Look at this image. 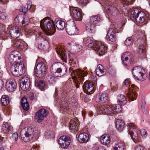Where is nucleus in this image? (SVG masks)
<instances>
[{
    "label": "nucleus",
    "mask_w": 150,
    "mask_h": 150,
    "mask_svg": "<svg viewBox=\"0 0 150 150\" xmlns=\"http://www.w3.org/2000/svg\"><path fill=\"white\" fill-rule=\"evenodd\" d=\"M40 26L47 35H52L55 32L56 28L53 22L49 18L42 20L40 22Z\"/></svg>",
    "instance_id": "nucleus-1"
},
{
    "label": "nucleus",
    "mask_w": 150,
    "mask_h": 150,
    "mask_svg": "<svg viewBox=\"0 0 150 150\" xmlns=\"http://www.w3.org/2000/svg\"><path fill=\"white\" fill-rule=\"evenodd\" d=\"M70 72H71L72 79L74 81L76 88L79 87V85L81 82L84 81L83 77L86 76L87 73L84 71L81 70L79 69L76 70H72L71 72L70 68Z\"/></svg>",
    "instance_id": "nucleus-2"
},
{
    "label": "nucleus",
    "mask_w": 150,
    "mask_h": 150,
    "mask_svg": "<svg viewBox=\"0 0 150 150\" xmlns=\"http://www.w3.org/2000/svg\"><path fill=\"white\" fill-rule=\"evenodd\" d=\"M51 70L53 74L57 77H60L64 75L67 71L66 67L60 62L54 64L52 65Z\"/></svg>",
    "instance_id": "nucleus-3"
},
{
    "label": "nucleus",
    "mask_w": 150,
    "mask_h": 150,
    "mask_svg": "<svg viewBox=\"0 0 150 150\" xmlns=\"http://www.w3.org/2000/svg\"><path fill=\"white\" fill-rule=\"evenodd\" d=\"M10 69L12 74L15 76H18L23 75L25 71V68L24 64L21 61L19 62L12 65Z\"/></svg>",
    "instance_id": "nucleus-4"
},
{
    "label": "nucleus",
    "mask_w": 150,
    "mask_h": 150,
    "mask_svg": "<svg viewBox=\"0 0 150 150\" xmlns=\"http://www.w3.org/2000/svg\"><path fill=\"white\" fill-rule=\"evenodd\" d=\"M34 129L30 127H27L23 129L21 132V136L22 139L25 142H28L34 137Z\"/></svg>",
    "instance_id": "nucleus-5"
},
{
    "label": "nucleus",
    "mask_w": 150,
    "mask_h": 150,
    "mask_svg": "<svg viewBox=\"0 0 150 150\" xmlns=\"http://www.w3.org/2000/svg\"><path fill=\"white\" fill-rule=\"evenodd\" d=\"M101 21V18L99 15L91 16L90 18L89 23L86 26V30L90 33H94L95 32V27L96 24Z\"/></svg>",
    "instance_id": "nucleus-6"
},
{
    "label": "nucleus",
    "mask_w": 150,
    "mask_h": 150,
    "mask_svg": "<svg viewBox=\"0 0 150 150\" xmlns=\"http://www.w3.org/2000/svg\"><path fill=\"white\" fill-rule=\"evenodd\" d=\"M130 18L135 19L138 23H143L146 18V14L143 11H139L137 9L132 10L131 13Z\"/></svg>",
    "instance_id": "nucleus-7"
},
{
    "label": "nucleus",
    "mask_w": 150,
    "mask_h": 150,
    "mask_svg": "<svg viewBox=\"0 0 150 150\" xmlns=\"http://www.w3.org/2000/svg\"><path fill=\"white\" fill-rule=\"evenodd\" d=\"M123 83L126 86L129 85V90L126 93L127 97L132 101L136 99L137 95L134 90L136 89V87L133 84L130 86V79H125Z\"/></svg>",
    "instance_id": "nucleus-8"
},
{
    "label": "nucleus",
    "mask_w": 150,
    "mask_h": 150,
    "mask_svg": "<svg viewBox=\"0 0 150 150\" xmlns=\"http://www.w3.org/2000/svg\"><path fill=\"white\" fill-rule=\"evenodd\" d=\"M45 62L43 60L38 63L35 70V76L39 78H42L45 75L46 70Z\"/></svg>",
    "instance_id": "nucleus-9"
},
{
    "label": "nucleus",
    "mask_w": 150,
    "mask_h": 150,
    "mask_svg": "<svg viewBox=\"0 0 150 150\" xmlns=\"http://www.w3.org/2000/svg\"><path fill=\"white\" fill-rule=\"evenodd\" d=\"M132 73L134 77L138 80L143 81L144 79V77L146 72L144 69L142 68L136 66L132 69Z\"/></svg>",
    "instance_id": "nucleus-10"
},
{
    "label": "nucleus",
    "mask_w": 150,
    "mask_h": 150,
    "mask_svg": "<svg viewBox=\"0 0 150 150\" xmlns=\"http://www.w3.org/2000/svg\"><path fill=\"white\" fill-rule=\"evenodd\" d=\"M115 106L113 105H103L98 108V112L100 114L111 115L114 113Z\"/></svg>",
    "instance_id": "nucleus-11"
},
{
    "label": "nucleus",
    "mask_w": 150,
    "mask_h": 150,
    "mask_svg": "<svg viewBox=\"0 0 150 150\" xmlns=\"http://www.w3.org/2000/svg\"><path fill=\"white\" fill-rule=\"evenodd\" d=\"M67 32L69 35H77L79 32L74 21H68L66 25Z\"/></svg>",
    "instance_id": "nucleus-12"
},
{
    "label": "nucleus",
    "mask_w": 150,
    "mask_h": 150,
    "mask_svg": "<svg viewBox=\"0 0 150 150\" xmlns=\"http://www.w3.org/2000/svg\"><path fill=\"white\" fill-rule=\"evenodd\" d=\"M121 60L123 63L126 65L132 64L134 61L132 56L129 52H125L122 55Z\"/></svg>",
    "instance_id": "nucleus-13"
},
{
    "label": "nucleus",
    "mask_w": 150,
    "mask_h": 150,
    "mask_svg": "<svg viewBox=\"0 0 150 150\" xmlns=\"http://www.w3.org/2000/svg\"><path fill=\"white\" fill-rule=\"evenodd\" d=\"M48 112L45 109L42 108L40 109L35 114V118L38 122H40L47 116Z\"/></svg>",
    "instance_id": "nucleus-14"
},
{
    "label": "nucleus",
    "mask_w": 150,
    "mask_h": 150,
    "mask_svg": "<svg viewBox=\"0 0 150 150\" xmlns=\"http://www.w3.org/2000/svg\"><path fill=\"white\" fill-rule=\"evenodd\" d=\"M19 52L16 51H13L11 53L9 56V62L11 64H13L19 62L21 61V57L18 56Z\"/></svg>",
    "instance_id": "nucleus-15"
},
{
    "label": "nucleus",
    "mask_w": 150,
    "mask_h": 150,
    "mask_svg": "<svg viewBox=\"0 0 150 150\" xmlns=\"http://www.w3.org/2000/svg\"><path fill=\"white\" fill-rule=\"evenodd\" d=\"M70 138L66 136H61L58 139V143L63 148L68 147L70 145Z\"/></svg>",
    "instance_id": "nucleus-16"
},
{
    "label": "nucleus",
    "mask_w": 150,
    "mask_h": 150,
    "mask_svg": "<svg viewBox=\"0 0 150 150\" xmlns=\"http://www.w3.org/2000/svg\"><path fill=\"white\" fill-rule=\"evenodd\" d=\"M81 10L77 8L73 9L70 12V14L72 17L76 20L81 21L82 16Z\"/></svg>",
    "instance_id": "nucleus-17"
},
{
    "label": "nucleus",
    "mask_w": 150,
    "mask_h": 150,
    "mask_svg": "<svg viewBox=\"0 0 150 150\" xmlns=\"http://www.w3.org/2000/svg\"><path fill=\"white\" fill-rule=\"evenodd\" d=\"M95 44L96 46H95L94 50L100 56L104 54L106 51V47L100 42H98Z\"/></svg>",
    "instance_id": "nucleus-18"
},
{
    "label": "nucleus",
    "mask_w": 150,
    "mask_h": 150,
    "mask_svg": "<svg viewBox=\"0 0 150 150\" xmlns=\"http://www.w3.org/2000/svg\"><path fill=\"white\" fill-rule=\"evenodd\" d=\"M30 85V81L28 77H25L21 80L20 86L21 88L23 91L28 89Z\"/></svg>",
    "instance_id": "nucleus-19"
},
{
    "label": "nucleus",
    "mask_w": 150,
    "mask_h": 150,
    "mask_svg": "<svg viewBox=\"0 0 150 150\" xmlns=\"http://www.w3.org/2000/svg\"><path fill=\"white\" fill-rule=\"evenodd\" d=\"M118 33L114 29L110 28L107 33V35L109 40L112 42H115L116 40V34Z\"/></svg>",
    "instance_id": "nucleus-20"
},
{
    "label": "nucleus",
    "mask_w": 150,
    "mask_h": 150,
    "mask_svg": "<svg viewBox=\"0 0 150 150\" xmlns=\"http://www.w3.org/2000/svg\"><path fill=\"white\" fill-rule=\"evenodd\" d=\"M17 86L16 82L13 79H10L6 82V87L8 91L13 92L14 89L16 88Z\"/></svg>",
    "instance_id": "nucleus-21"
},
{
    "label": "nucleus",
    "mask_w": 150,
    "mask_h": 150,
    "mask_svg": "<svg viewBox=\"0 0 150 150\" xmlns=\"http://www.w3.org/2000/svg\"><path fill=\"white\" fill-rule=\"evenodd\" d=\"M21 29L17 27H12L9 31L10 35L14 38H18L20 35Z\"/></svg>",
    "instance_id": "nucleus-22"
},
{
    "label": "nucleus",
    "mask_w": 150,
    "mask_h": 150,
    "mask_svg": "<svg viewBox=\"0 0 150 150\" xmlns=\"http://www.w3.org/2000/svg\"><path fill=\"white\" fill-rule=\"evenodd\" d=\"M83 88L90 94L93 93L94 91L93 84L92 82H86L84 83Z\"/></svg>",
    "instance_id": "nucleus-23"
},
{
    "label": "nucleus",
    "mask_w": 150,
    "mask_h": 150,
    "mask_svg": "<svg viewBox=\"0 0 150 150\" xmlns=\"http://www.w3.org/2000/svg\"><path fill=\"white\" fill-rule=\"evenodd\" d=\"M117 5L114 3H111L110 5L108 6V9L109 12L112 15L115 16L119 13V10L117 8Z\"/></svg>",
    "instance_id": "nucleus-24"
},
{
    "label": "nucleus",
    "mask_w": 150,
    "mask_h": 150,
    "mask_svg": "<svg viewBox=\"0 0 150 150\" xmlns=\"http://www.w3.org/2000/svg\"><path fill=\"white\" fill-rule=\"evenodd\" d=\"M56 51L57 54L59 55L61 59H62L65 62H67V56L64 49L61 47H59L56 48Z\"/></svg>",
    "instance_id": "nucleus-25"
},
{
    "label": "nucleus",
    "mask_w": 150,
    "mask_h": 150,
    "mask_svg": "<svg viewBox=\"0 0 150 150\" xmlns=\"http://www.w3.org/2000/svg\"><path fill=\"white\" fill-rule=\"evenodd\" d=\"M88 134L86 133H82L79 135L78 140L79 142L86 143L88 142Z\"/></svg>",
    "instance_id": "nucleus-26"
},
{
    "label": "nucleus",
    "mask_w": 150,
    "mask_h": 150,
    "mask_svg": "<svg viewBox=\"0 0 150 150\" xmlns=\"http://www.w3.org/2000/svg\"><path fill=\"white\" fill-rule=\"evenodd\" d=\"M69 129L72 132H75L78 130V126L76 121L74 120H71L69 123Z\"/></svg>",
    "instance_id": "nucleus-27"
},
{
    "label": "nucleus",
    "mask_w": 150,
    "mask_h": 150,
    "mask_svg": "<svg viewBox=\"0 0 150 150\" xmlns=\"http://www.w3.org/2000/svg\"><path fill=\"white\" fill-rule=\"evenodd\" d=\"M33 34L38 36V38L39 39H40L41 38L42 40L43 41L40 44H39L38 45V48L40 49H43L45 46L44 43L45 42L44 41V38H43L42 34L41 33H40L39 32L37 31H35L33 32Z\"/></svg>",
    "instance_id": "nucleus-28"
},
{
    "label": "nucleus",
    "mask_w": 150,
    "mask_h": 150,
    "mask_svg": "<svg viewBox=\"0 0 150 150\" xmlns=\"http://www.w3.org/2000/svg\"><path fill=\"white\" fill-rule=\"evenodd\" d=\"M70 47L71 50L74 52H80L83 48V46L77 43L71 45Z\"/></svg>",
    "instance_id": "nucleus-29"
},
{
    "label": "nucleus",
    "mask_w": 150,
    "mask_h": 150,
    "mask_svg": "<svg viewBox=\"0 0 150 150\" xmlns=\"http://www.w3.org/2000/svg\"><path fill=\"white\" fill-rule=\"evenodd\" d=\"M128 130V133L130 135L131 138L134 142L137 143L139 141V138L138 137V134L137 131L135 132L134 133L133 131Z\"/></svg>",
    "instance_id": "nucleus-30"
},
{
    "label": "nucleus",
    "mask_w": 150,
    "mask_h": 150,
    "mask_svg": "<svg viewBox=\"0 0 150 150\" xmlns=\"http://www.w3.org/2000/svg\"><path fill=\"white\" fill-rule=\"evenodd\" d=\"M96 71L97 75L98 76H102L105 74V72L104 71L103 67L101 64L98 65Z\"/></svg>",
    "instance_id": "nucleus-31"
},
{
    "label": "nucleus",
    "mask_w": 150,
    "mask_h": 150,
    "mask_svg": "<svg viewBox=\"0 0 150 150\" xmlns=\"http://www.w3.org/2000/svg\"><path fill=\"white\" fill-rule=\"evenodd\" d=\"M116 127L119 131H122L125 127L124 122L122 120L118 119L116 122Z\"/></svg>",
    "instance_id": "nucleus-32"
},
{
    "label": "nucleus",
    "mask_w": 150,
    "mask_h": 150,
    "mask_svg": "<svg viewBox=\"0 0 150 150\" xmlns=\"http://www.w3.org/2000/svg\"><path fill=\"white\" fill-rule=\"evenodd\" d=\"M100 140L101 143L105 145L109 144L110 141V137L106 134L102 135L100 138Z\"/></svg>",
    "instance_id": "nucleus-33"
},
{
    "label": "nucleus",
    "mask_w": 150,
    "mask_h": 150,
    "mask_svg": "<svg viewBox=\"0 0 150 150\" xmlns=\"http://www.w3.org/2000/svg\"><path fill=\"white\" fill-rule=\"evenodd\" d=\"M117 100L119 104L124 105L127 103V100L125 96L123 95H118L117 97Z\"/></svg>",
    "instance_id": "nucleus-34"
},
{
    "label": "nucleus",
    "mask_w": 150,
    "mask_h": 150,
    "mask_svg": "<svg viewBox=\"0 0 150 150\" xmlns=\"http://www.w3.org/2000/svg\"><path fill=\"white\" fill-rule=\"evenodd\" d=\"M108 94L107 93H102L99 96L98 102L102 103L105 102L108 100Z\"/></svg>",
    "instance_id": "nucleus-35"
},
{
    "label": "nucleus",
    "mask_w": 150,
    "mask_h": 150,
    "mask_svg": "<svg viewBox=\"0 0 150 150\" xmlns=\"http://www.w3.org/2000/svg\"><path fill=\"white\" fill-rule=\"evenodd\" d=\"M125 144L123 142H118L113 147L114 150H124Z\"/></svg>",
    "instance_id": "nucleus-36"
},
{
    "label": "nucleus",
    "mask_w": 150,
    "mask_h": 150,
    "mask_svg": "<svg viewBox=\"0 0 150 150\" xmlns=\"http://www.w3.org/2000/svg\"><path fill=\"white\" fill-rule=\"evenodd\" d=\"M56 25L57 28L60 30L63 29L66 27L65 22L62 20H57Z\"/></svg>",
    "instance_id": "nucleus-37"
},
{
    "label": "nucleus",
    "mask_w": 150,
    "mask_h": 150,
    "mask_svg": "<svg viewBox=\"0 0 150 150\" xmlns=\"http://www.w3.org/2000/svg\"><path fill=\"white\" fill-rule=\"evenodd\" d=\"M97 41H93L91 38L88 39L86 42V45L89 48L93 47V49L96 46L95 44L98 42Z\"/></svg>",
    "instance_id": "nucleus-38"
},
{
    "label": "nucleus",
    "mask_w": 150,
    "mask_h": 150,
    "mask_svg": "<svg viewBox=\"0 0 150 150\" xmlns=\"http://www.w3.org/2000/svg\"><path fill=\"white\" fill-rule=\"evenodd\" d=\"M11 127L7 123L4 122L2 126V131L4 133H7L10 130Z\"/></svg>",
    "instance_id": "nucleus-39"
},
{
    "label": "nucleus",
    "mask_w": 150,
    "mask_h": 150,
    "mask_svg": "<svg viewBox=\"0 0 150 150\" xmlns=\"http://www.w3.org/2000/svg\"><path fill=\"white\" fill-rule=\"evenodd\" d=\"M1 102L3 105L6 106L9 103V98L6 95H3L1 97Z\"/></svg>",
    "instance_id": "nucleus-40"
},
{
    "label": "nucleus",
    "mask_w": 150,
    "mask_h": 150,
    "mask_svg": "<svg viewBox=\"0 0 150 150\" xmlns=\"http://www.w3.org/2000/svg\"><path fill=\"white\" fill-rule=\"evenodd\" d=\"M13 45L15 47L18 48L22 49L23 48V44L21 40H15Z\"/></svg>",
    "instance_id": "nucleus-41"
},
{
    "label": "nucleus",
    "mask_w": 150,
    "mask_h": 150,
    "mask_svg": "<svg viewBox=\"0 0 150 150\" xmlns=\"http://www.w3.org/2000/svg\"><path fill=\"white\" fill-rule=\"evenodd\" d=\"M145 47L144 45L143 44H141L137 50V52L142 56H143V55L145 53Z\"/></svg>",
    "instance_id": "nucleus-42"
},
{
    "label": "nucleus",
    "mask_w": 150,
    "mask_h": 150,
    "mask_svg": "<svg viewBox=\"0 0 150 150\" xmlns=\"http://www.w3.org/2000/svg\"><path fill=\"white\" fill-rule=\"evenodd\" d=\"M45 85V83L42 81H37L35 82V86L41 90L43 88Z\"/></svg>",
    "instance_id": "nucleus-43"
},
{
    "label": "nucleus",
    "mask_w": 150,
    "mask_h": 150,
    "mask_svg": "<svg viewBox=\"0 0 150 150\" xmlns=\"http://www.w3.org/2000/svg\"><path fill=\"white\" fill-rule=\"evenodd\" d=\"M32 7V6L28 4L27 8L23 6L20 8L19 10L23 12L25 14L28 11L29 9H30V11Z\"/></svg>",
    "instance_id": "nucleus-44"
},
{
    "label": "nucleus",
    "mask_w": 150,
    "mask_h": 150,
    "mask_svg": "<svg viewBox=\"0 0 150 150\" xmlns=\"http://www.w3.org/2000/svg\"><path fill=\"white\" fill-rule=\"evenodd\" d=\"M29 22V19L28 17H25L23 18V20L22 21V24L23 26H25L27 25Z\"/></svg>",
    "instance_id": "nucleus-45"
},
{
    "label": "nucleus",
    "mask_w": 150,
    "mask_h": 150,
    "mask_svg": "<svg viewBox=\"0 0 150 150\" xmlns=\"http://www.w3.org/2000/svg\"><path fill=\"white\" fill-rule=\"evenodd\" d=\"M114 106H115L114 113H119L122 111V108L120 105H115Z\"/></svg>",
    "instance_id": "nucleus-46"
},
{
    "label": "nucleus",
    "mask_w": 150,
    "mask_h": 150,
    "mask_svg": "<svg viewBox=\"0 0 150 150\" xmlns=\"http://www.w3.org/2000/svg\"><path fill=\"white\" fill-rule=\"evenodd\" d=\"M47 80L50 83L53 84L55 82V78L52 76H49L47 77Z\"/></svg>",
    "instance_id": "nucleus-47"
},
{
    "label": "nucleus",
    "mask_w": 150,
    "mask_h": 150,
    "mask_svg": "<svg viewBox=\"0 0 150 150\" xmlns=\"http://www.w3.org/2000/svg\"><path fill=\"white\" fill-rule=\"evenodd\" d=\"M140 133L142 136L144 138H146L147 135L146 130L143 129H141L140 130Z\"/></svg>",
    "instance_id": "nucleus-48"
},
{
    "label": "nucleus",
    "mask_w": 150,
    "mask_h": 150,
    "mask_svg": "<svg viewBox=\"0 0 150 150\" xmlns=\"http://www.w3.org/2000/svg\"><path fill=\"white\" fill-rule=\"evenodd\" d=\"M23 20V17L21 16H16L14 19V21L16 22H17L18 23L20 22L22 23V21Z\"/></svg>",
    "instance_id": "nucleus-49"
},
{
    "label": "nucleus",
    "mask_w": 150,
    "mask_h": 150,
    "mask_svg": "<svg viewBox=\"0 0 150 150\" xmlns=\"http://www.w3.org/2000/svg\"><path fill=\"white\" fill-rule=\"evenodd\" d=\"M45 135L46 136V137L48 138H53L54 137L53 132L50 131H48V132H46Z\"/></svg>",
    "instance_id": "nucleus-50"
},
{
    "label": "nucleus",
    "mask_w": 150,
    "mask_h": 150,
    "mask_svg": "<svg viewBox=\"0 0 150 150\" xmlns=\"http://www.w3.org/2000/svg\"><path fill=\"white\" fill-rule=\"evenodd\" d=\"M132 41L131 37L127 38L125 41V44L126 45H129L131 44Z\"/></svg>",
    "instance_id": "nucleus-51"
},
{
    "label": "nucleus",
    "mask_w": 150,
    "mask_h": 150,
    "mask_svg": "<svg viewBox=\"0 0 150 150\" xmlns=\"http://www.w3.org/2000/svg\"><path fill=\"white\" fill-rule=\"evenodd\" d=\"M89 2V0H80L79 4H81L82 6L86 5Z\"/></svg>",
    "instance_id": "nucleus-52"
},
{
    "label": "nucleus",
    "mask_w": 150,
    "mask_h": 150,
    "mask_svg": "<svg viewBox=\"0 0 150 150\" xmlns=\"http://www.w3.org/2000/svg\"><path fill=\"white\" fill-rule=\"evenodd\" d=\"M6 13L4 12H0V19L4 20L6 19Z\"/></svg>",
    "instance_id": "nucleus-53"
},
{
    "label": "nucleus",
    "mask_w": 150,
    "mask_h": 150,
    "mask_svg": "<svg viewBox=\"0 0 150 150\" xmlns=\"http://www.w3.org/2000/svg\"><path fill=\"white\" fill-rule=\"evenodd\" d=\"M126 5H124L123 3L119 4L118 6L117 5V7H119V8L122 11H123L124 9H125L126 8Z\"/></svg>",
    "instance_id": "nucleus-54"
},
{
    "label": "nucleus",
    "mask_w": 150,
    "mask_h": 150,
    "mask_svg": "<svg viewBox=\"0 0 150 150\" xmlns=\"http://www.w3.org/2000/svg\"><path fill=\"white\" fill-rule=\"evenodd\" d=\"M21 103L22 106H24V107H25L24 105H23L26 103H28L27 101V99L23 97L21 99Z\"/></svg>",
    "instance_id": "nucleus-55"
},
{
    "label": "nucleus",
    "mask_w": 150,
    "mask_h": 150,
    "mask_svg": "<svg viewBox=\"0 0 150 150\" xmlns=\"http://www.w3.org/2000/svg\"><path fill=\"white\" fill-rule=\"evenodd\" d=\"M12 139L16 141L18 140V135L16 132L13 133L12 134Z\"/></svg>",
    "instance_id": "nucleus-56"
},
{
    "label": "nucleus",
    "mask_w": 150,
    "mask_h": 150,
    "mask_svg": "<svg viewBox=\"0 0 150 150\" xmlns=\"http://www.w3.org/2000/svg\"><path fill=\"white\" fill-rule=\"evenodd\" d=\"M135 150H145V148L140 145H137L135 148Z\"/></svg>",
    "instance_id": "nucleus-57"
},
{
    "label": "nucleus",
    "mask_w": 150,
    "mask_h": 150,
    "mask_svg": "<svg viewBox=\"0 0 150 150\" xmlns=\"http://www.w3.org/2000/svg\"><path fill=\"white\" fill-rule=\"evenodd\" d=\"M24 105L25 107L24 106H22L23 109L25 111L28 110L29 109V105L28 103H26L23 105Z\"/></svg>",
    "instance_id": "nucleus-58"
},
{
    "label": "nucleus",
    "mask_w": 150,
    "mask_h": 150,
    "mask_svg": "<svg viewBox=\"0 0 150 150\" xmlns=\"http://www.w3.org/2000/svg\"><path fill=\"white\" fill-rule=\"evenodd\" d=\"M128 125L129 126L131 127V128H129V130H130L129 129H130V130L131 131V129H134V125L132 123H128Z\"/></svg>",
    "instance_id": "nucleus-59"
},
{
    "label": "nucleus",
    "mask_w": 150,
    "mask_h": 150,
    "mask_svg": "<svg viewBox=\"0 0 150 150\" xmlns=\"http://www.w3.org/2000/svg\"><path fill=\"white\" fill-rule=\"evenodd\" d=\"M96 150H106L103 147L101 146L96 148Z\"/></svg>",
    "instance_id": "nucleus-60"
},
{
    "label": "nucleus",
    "mask_w": 150,
    "mask_h": 150,
    "mask_svg": "<svg viewBox=\"0 0 150 150\" xmlns=\"http://www.w3.org/2000/svg\"><path fill=\"white\" fill-rule=\"evenodd\" d=\"M122 1L125 3V4H127L129 3H130L131 1H133V0H122Z\"/></svg>",
    "instance_id": "nucleus-61"
},
{
    "label": "nucleus",
    "mask_w": 150,
    "mask_h": 150,
    "mask_svg": "<svg viewBox=\"0 0 150 150\" xmlns=\"http://www.w3.org/2000/svg\"><path fill=\"white\" fill-rule=\"evenodd\" d=\"M4 142L5 138L3 137H1L0 135V143H3Z\"/></svg>",
    "instance_id": "nucleus-62"
},
{
    "label": "nucleus",
    "mask_w": 150,
    "mask_h": 150,
    "mask_svg": "<svg viewBox=\"0 0 150 150\" xmlns=\"http://www.w3.org/2000/svg\"><path fill=\"white\" fill-rule=\"evenodd\" d=\"M4 85V83L2 80L0 79V87Z\"/></svg>",
    "instance_id": "nucleus-63"
},
{
    "label": "nucleus",
    "mask_w": 150,
    "mask_h": 150,
    "mask_svg": "<svg viewBox=\"0 0 150 150\" xmlns=\"http://www.w3.org/2000/svg\"><path fill=\"white\" fill-rule=\"evenodd\" d=\"M69 63H71L73 62V63H74L73 62V59L71 58L70 57H69Z\"/></svg>",
    "instance_id": "nucleus-64"
}]
</instances>
